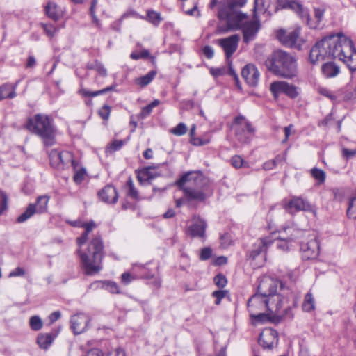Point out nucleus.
I'll list each match as a JSON object with an SVG mask.
<instances>
[{
	"label": "nucleus",
	"instance_id": "29",
	"mask_svg": "<svg viewBox=\"0 0 356 356\" xmlns=\"http://www.w3.org/2000/svg\"><path fill=\"white\" fill-rule=\"evenodd\" d=\"M156 176L154 169L152 167H147L139 171L138 179L141 184H145L153 179Z\"/></svg>",
	"mask_w": 356,
	"mask_h": 356
},
{
	"label": "nucleus",
	"instance_id": "26",
	"mask_svg": "<svg viewBox=\"0 0 356 356\" xmlns=\"http://www.w3.org/2000/svg\"><path fill=\"white\" fill-rule=\"evenodd\" d=\"M57 334L40 333L38 335L36 343L41 349L47 350L56 339Z\"/></svg>",
	"mask_w": 356,
	"mask_h": 356
},
{
	"label": "nucleus",
	"instance_id": "5",
	"mask_svg": "<svg viewBox=\"0 0 356 356\" xmlns=\"http://www.w3.org/2000/svg\"><path fill=\"white\" fill-rule=\"evenodd\" d=\"M342 37H344L342 33L330 35L317 42L310 50V62L314 64L326 59L338 58Z\"/></svg>",
	"mask_w": 356,
	"mask_h": 356
},
{
	"label": "nucleus",
	"instance_id": "27",
	"mask_svg": "<svg viewBox=\"0 0 356 356\" xmlns=\"http://www.w3.org/2000/svg\"><path fill=\"white\" fill-rule=\"evenodd\" d=\"M45 11L47 16L54 21H58L63 15V9L53 2H49L47 5Z\"/></svg>",
	"mask_w": 356,
	"mask_h": 356
},
{
	"label": "nucleus",
	"instance_id": "3",
	"mask_svg": "<svg viewBox=\"0 0 356 356\" xmlns=\"http://www.w3.org/2000/svg\"><path fill=\"white\" fill-rule=\"evenodd\" d=\"M177 186L184 193L188 203H202L213 193L209 179L202 172H189L177 181Z\"/></svg>",
	"mask_w": 356,
	"mask_h": 356
},
{
	"label": "nucleus",
	"instance_id": "52",
	"mask_svg": "<svg viewBox=\"0 0 356 356\" xmlns=\"http://www.w3.org/2000/svg\"><path fill=\"white\" fill-rule=\"evenodd\" d=\"M7 197L1 191H0V215L6 209Z\"/></svg>",
	"mask_w": 356,
	"mask_h": 356
},
{
	"label": "nucleus",
	"instance_id": "56",
	"mask_svg": "<svg viewBox=\"0 0 356 356\" xmlns=\"http://www.w3.org/2000/svg\"><path fill=\"white\" fill-rule=\"evenodd\" d=\"M325 10L321 8H316L314 9V15L318 22H320L324 15Z\"/></svg>",
	"mask_w": 356,
	"mask_h": 356
},
{
	"label": "nucleus",
	"instance_id": "22",
	"mask_svg": "<svg viewBox=\"0 0 356 356\" xmlns=\"http://www.w3.org/2000/svg\"><path fill=\"white\" fill-rule=\"evenodd\" d=\"M273 243V241L270 237L261 238L254 245L253 249L250 253V257L253 260L256 259L257 257L261 256L263 259L265 257V252L267 248Z\"/></svg>",
	"mask_w": 356,
	"mask_h": 356
},
{
	"label": "nucleus",
	"instance_id": "31",
	"mask_svg": "<svg viewBox=\"0 0 356 356\" xmlns=\"http://www.w3.org/2000/svg\"><path fill=\"white\" fill-rule=\"evenodd\" d=\"M250 316L252 323L254 325L264 323L270 321V316L268 314L265 313V311L250 313Z\"/></svg>",
	"mask_w": 356,
	"mask_h": 356
},
{
	"label": "nucleus",
	"instance_id": "17",
	"mask_svg": "<svg viewBox=\"0 0 356 356\" xmlns=\"http://www.w3.org/2000/svg\"><path fill=\"white\" fill-rule=\"evenodd\" d=\"M90 317L84 313H79L71 317L70 327L75 334H79L86 330Z\"/></svg>",
	"mask_w": 356,
	"mask_h": 356
},
{
	"label": "nucleus",
	"instance_id": "57",
	"mask_svg": "<svg viewBox=\"0 0 356 356\" xmlns=\"http://www.w3.org/2000/svg\"><path fill=\"white\" fill-rule=\"evenodd\" d=\"M133 280V277L129 273H124L121 275V281L124 284H129Z\"/></svg>",
	"mask_w": 356,
	"mask_h": 356
},
{
	"label": "nucleus",
	"instance_id": "51",
	"mask_svg": "<svg viewBox=\"0 0 356 356\" xmlns=\"http://www.w3.org/2000/svg\"><path fill=\"white\" fill-rule=\"evenodd\" d=\"M227 293L226 291H213L212 296L216 298L215 303L216 305H219L221 302V300L225 296Z\"/></svg>",
	"mask_w": 356,
	"mask_h": 356
},
{
	"label": "nucleus",
	"instance_id": "18",
	"mask_svg": "<svg viewBox=\"0 0 356 356\" xmlns=\"http://www.w3.org/2000/svg\"><path fill=\"white\" fill-rule=\"evenodd\" d=\"M302 257L304 260L315 259L319 254V244L314 237L307 243L300 245Z\"/></svg>",
	"mask_w": 356,
	"mask_h": 356
},
{
	"label": "nucleus",
	"instance_id": "62",
	"mask_svg": "<svg viewBox=\"0 0 356 356\" xmlns=\"http://www.w3.org/2000/svg\"><path fill=\"white\" fill-rule=\"evenodd\" d=\"M152 107L148 104L146 106L143 107L142 111H141V113H140V115L143 118H146L147 115H149L151 112L152 111Z\"/></svg>",
	"mask_w": 356,
	"mask_h": 356
},
{
	"label": "nucleus",
	"instance_id": "4",
	"mask_svg": "<svg viewBox=\"0 0 356 356\" xmlns=\"http://www.w3.org/2000/svg\"><path fill=\"white\" fill-rule=\"evenodd\" d=\"M265 65L274 74L284 78H293L297 73L296 58L282 50L273 52L266 59Z\"/></svg>",
	"mask_w": 356,
	"mask_h": 356
},
{
	"label": "nucleus",
	"instance_id": "14",
	"mask_svg": "<svg viewBox=\"0 0 356 356\" xmlns=\"http://www.w3.org/2000/svg\"><path fill=\"white\" fill-rule=\"evenodd\" d=\"M207 223L200 216H194L191 224L188 226L186 233L192 238H198L204 241L206 239V229Z\"/></svg>",
	"mask_w": 356,
	"mask_h": 356
},
{
	"label": "nucleus",
	"instance_id": "42",
	"mask_svg": "<svg viewBox=\"0 0 356 356\" xmlns=\"http://www.w3.org/2000/svg\"><path fill=\"white\" fill-rule=\"evenodd\" d=\"M269 6V0H254V13L256 10H264L266 12Z\"/></svg>",
	"mask_w": 356,
	"mask_h": 356
},
{
	"label": "nucleus",
	"instance_id": "45",
	"mask_svg": "<svg viewBox=\"0 0 356 356\" xmlns=\"http://www.w3.org/2000/svg\"><path fill=\"white\" fill-rule=\"evenodd\" d=\"M41 26H42L46 34L50 38L54 37V35L58 31V29H56L52 24H42Z\"/></svg>",
	"mask_w": 356,
	"mask_h": 356
},
{
	"label": "nucleus",
	"instance_id": "49",
	"mask_svg": "<svg viewBox=\"0 0 356 356\" xmlns=\"http://www.w3.org/2000/svg\"><path fill=\"white\" fill-rule=\"evenodd\" d=\"M243 159L238 155H235L231 159V163L235 168H239L243 166Z\"/></svg>",
	"mask_w": 356,
	"mask_h": 356
},
{
	"label": "nucleus",
	"instance_id": "11",
	"mask_svg": "<svg viewBox=\"0 0 356 356\" xmlns=\"http://www.w3.org/2000/svg\"><path fill=\"white\" fill-rule=\"evenodd\" d=\"M234 125L238 141L241 143H248L254 131L251 124L243 116L239 115L234 118Z\"/></svg>",
	"mask_w": 356,
	"mask_h": 356
},
{
	"label": "nucleus",
	"instance_id": "35",
	"mask_svg": "<svg viewBox=\"0 0 356 356\" xmlns=\"http://www.w3.org/2000/svg\"><path fill=\"white\" fill-rule=\"evenodd\" d=\"M156 74V72L152 70L145 76L136 79V83L141 87H145L152 82V81L155 77Z\"/></svg>",
	"mask_w": 356,
	"mask_h": 356
},
{
	"label": "nucleus",
	"instance_id": "16",
	"mask_svg": "<svg viewBox=\"0 0 356 356\" xmlns=\"http://www.w3.org/2000/svg\"><path fill=\"white\" fill-rule=\"evenodd\" d=\"M270 91L275 97L280 94L284 93L291 98H294L298 95L296 87L285 81H275L270 84Z\"/></svg>",
	"mask_w": 356,
	"mask_h": 356
},
{
	"label": "nucleus",
	"instance_id": "59",
	"mask_svg": "<svg viewBox=\"0 0 356 356\" xmlns=\"http://www.w3.org/2000/svg\"><path fill=\"white\" fill-rule=\"evenodd\" d=\"M123 145L122 140H115L110 145V149L111 151H118L119 150Z\"/></svg>",
	"mask_w": 356,
	"mask_h": 356
},
{
	"label": "nucleus",
	"instance_id": "32",
	"mask_svg": "<svg viewBox=\"0 0 356 356\" xmlns=\"http://www.w3.org/2000/svg\"><path fill=\"white\" fill-rule=\"evenodd\" d=\"M35 213H38L36 211V205L34 204H30L27 207L26 211L18 216L17 222L19 223L24 222L32 217Z\"/></svg>",
	"mask_w": 356,
	"mask_h": 356
},
{
	"label": "nucleus",
	"instance_id": "43",
	"mask_svg": "<svg viewBox=\"0 0 356 356\" xmlns=\"http://www.w3.org/2000/svg\"><path fill=\"white\" fill-rule=\"evenodd\" d=\"M187 127L185 124L181 122L171 130V133L176 136H182L186 133Z\"/></svg>",
	"mask_w": 356,
	"mask_h": 356
},
{
	"label": "nucleus",
	"instance_id": "6",
	"mask_svg": "<svg viewBox=\"0 0 356 356\" xmlns=\"http://www.w3.org/2000/svg\"><path fill=\"white\" fill-rule=\"evenodd\" d=\"M26 126L29 131L40 136L45 145L54 144L56 129L52 120L49 116L44 114H36L27 120Z\"/></svg>",
	"mask_w": 356,
	"mask_h": 356
},
{
	"label": "nucleus",
	"instance_id": "12",
	"mask_svg": "<svg viewBox=\"0 0 356 356\" xmlns=\"http://www.w3.org/2000/svg\"><path fill=\"white\" fill-rule=\"evenodd\" d=\"M300 29L290 32L281 29L277 31V38L284 46L300 49L303 42L300 39Z\"/></svg>",
	"mask_w": 356,
	"mask_h": 356
},
{
	"label": "nucleus",
	"instance_id": "36",
	"mask_svg": "<svg viewBox=\"0 0 356 356\" xmlns=\"http://www.w3.org/2000/svg\"><path fill=\"white\" fill-rule=\"evenodd\" d=\"M49 199V197L47 195H42L37 198V202L35 204L36 205L38 213H42L47 211Z\"/></svg>",
	"mask_w": 356,
	"mask_h": 356
},
{
	"label": "nucleus",
	"instance_id": "28",
	"mask_svg": "<svg viewBox=\"0 0 356 356\" xmlns=\"http://www.w3.org/2000/svg\"><path fill=\"white\" fill-rule=\"evenodd\" d=\"M321 71L325 78H332L339 74L340 70L333 62H327L322 65Z\"/></svg>",
	"mask_w": 356,
	"mask_h": 356
},
{
	"label": "nucleus",
	"instance_id": "53",
	"mask_svg": "<svg viewBox=\"0 0 356 356\" xmlns=\"http://www.w3.org/2000/svg\"><path fill=\"white\" fill-rule=\"evenodd\" d=\"M211 252L212 250L210 248H204L200 252V259L203 261L209 259L211 256Z\"/></svg>",
	"mask_w": 356,
	"mask_h": 356
},
{
	"label": "nucleus",
	"instance_id": "64",
	"mask_svg": "<svg viewBox=\"0 0 356 356\" xmlns=\"http://www.w3.org/2000/svg\"><path fill=\"white\" fill-rule=\"evenodd\" d=\"M87 356H104V355L100 350L94 348L88 352Z\"/></svg>",
	"mask_w": 356,
	"mask_h": 356
},
{
	"label": "nucleus",
	"instance_id": "41",
	"mask_svg": "<svg viewBox=\"0 0 356 356\" xmlns=\"http://www.w3.org/2000/svg\"><path fill=\"white\" fill-rule=\"evenodd\" d=\"M88 67L90 69L95 70L98 72V74L103 77H105L107 75L106 69L99 62L95 61L94 64L88 65Z\"/></svg>",
	"mask_w": 356,
	"mask_h": 356
},
{
	"label": "nucleus",
	"instance_id": "61",
	"mask_svg": "<svg viewBox=\"0 0 356 356\" xmlns=\"http://www.w3.org/2000/svg\"><path fill=\"white\" fill-rule=\"evenodd\" d=\"M209 142V140H202L200 138H191V143L195 145H204Z\"/></svg>",
	"mask_w": 356,
	"mask_h": 356
},
{
	"label": "nucleus",
	"instance_id": "21",
	"mask_svg": "<svg viewBox=\"0 0 356 356\" xmlns=\"http://www.w3.org/2000/svg\"><path fill=\"white\" fill-rule=\"evenodd\" d=\"M241 74L249 86H256L257 85L259 79V72L254 65H246L243 68Z\"/></svg>",
	"mask_w": 356,
	"mask_h": 356
},
{
	"label": "nucleus",
	"instance_id": "25",
	"mask_svg": "<svg viewBox=\"0 0 356 356\" xmlns=\"http://www.w3.org/2000/svg\"><path fill=\"white\" fill-rule=\"evenodd\" d=\"M90 288H101L110 292L111 293L118 294L120 293V289L118 284L113 281H102L96 282L90 284Z\"/></svg>",
	"mask_w": 356,
	"mask_h": 356
},
{
	"label": "nucleus",
	"instance_id": "33",
	"mask_svg": "<svg viewBox=\"0 0 356 356\" xmlns=\"http://www.w3.org/2000/svg\"><path fill=\"white\" fill-rule=\"evenodd\" d=\"M115 90V85H113V86L106 87L105 88H103L102 90L94 91V92L89 91L87 89H81L80 90V93L81 94L82 96L86 97H94L97 95L106 94V92H108L109 91H112V90Z\"/></svg>",
	"mask_w": 356,
	"mask_h": 356
},
{
	"label": "nucleus",
	"instance_id": "9",
	"mask_svg": "<svg viewBox=\"0 0 356 356\" xmlns=\"http://www.w3.org/2000/svg\"><path fill=\"white\" fill-rule=\"evenodd\" d=\"M343 42L339 51L338 59L346 64L351 72L356 71V50L353 47L350 39L344 35L342 37Z\"/></svg>",
	"mask_w": 356,
	"mask_h": 356
},
{
	"label": "nucleus",
	"instance_id": "40",
	"mask_svg": "<svg viewBox=\"0 0 356 356\" xmlns=\"http://www.w3.org/2000/svg\"><path fill=\"white\" fill-rule=\"evenodd\" d=\"M347 215L350 218L356 219V197L349 200Z\"/></svg>",
	"mask_w": 356,
	"mask_h": 356
},
{
	"label": "nucleus",
	"instance_id": "63",
	"mask_svg": "<svg viewBox=\"0 0 356 356\" xmlns=\"http://www.w3.org/2000/svg\"><path fill=\"white\" fill-rule=\"evenodd\" d=\"M108 356H125V353L120 348H118L115 350L111 352Z\"/></svg>",
	"mask_w": 356,
	"mask_h": 356
},
{
	"label": "nucleus",
	"instance_id": "55",
	"mask_svg": "<svg viewBox=\"0 0 356 356\" xmlns=\"http://www.w3.org/2000/svg\"><path fill=\"white\" fill-rule=\"evenodd\" d=\"M25 274V271L22 268L17 267L13 271H11L9 274V277H18L23 276Z\"/></svg>",
	"mask_w": 356,
	"mask_h": 356
},
{
	"label": "nucleus",
	"instance_id": "37",
	"mask_svg": "<svg viewBox=\"0 0 356 356\" xmlns=\"http://www.w3.org/2000/svg\"><path fill=\"white\" fill-rule=\"evenodd\" d=\"M311 175L314 179L316 180L318 184H322L325 182V172L317 168H314L310 171Z\"/></svg>",
	"mask_w": 356,
	"mask_h": 356
},
{
	"label": "nucleus",
	"instance_id": "48",
	"mask_svg": "<svg viewBox=\"0 0 356 356\" xmlns=\"http://www.w3.org/2000/svg\"><path fill=\"white\" fill-rule=\"evenodd\" d=\"M86 174V172L84 168L77 170L74 175V181L76 184H80L84 179Z\"/></svg>",
	"mask_w": 356,
	"mask_h": 356
},
{
	"label": "nucleus",
	"instance_id": "2",
	"mask_svg": "<svg viewBox=\"0 0 356 356\" xmlns=\"http://www.w3.org/2000/svg\"><path fill=\"white\" fill-rule=\"evenodd\" d=\"M95 227L93 221L82 223L81 227H83L85 231L76 238V252L84 273L88 275H93L102 268V261L104 247L101 236H95L87 243L88 234Z\"/></svg>",
	"mask_w": 356,
	"mask_h": 356
},
{
	"label": "nucleus",
	"instance_id": "60",
	"mask_svg": "<svg viewBox=\"0 0 356 356\" xmlns=\"http://www.w3.org/2000/svg\"><path fill=\"white\" fill-rule=\"evenodd\" d=\"M61 314L59 311H55L49 316L50 323H53L60 318Z\"/></svg>",
	"mask_w": 356,
	"mask_h": 356
},
{
	"label": "nucleus",
	"instance_id": "19",
	"mask_svg": "<svg viewBox=\"0 0 356 356\" xmlns=\"http://www.w3.org/2000/svg\"><path fill=\"white\" fill-rule=\"evenodd\" d=\"M277 332L273 329H266L261 332L259 337V343L264 349H272L277 343Z\"/></svg>",
	"mask_w": 356,
	"mask_h": 356
},
{
	"label": "nucleus",
	"instance_id": "34",
	"mask_svg": "<svg viewBox=\"0 0 356 356\" xmlns=\"http://www.w3.org/2000/svg\"><path fill=\"white\" fill-rule=\"evenodd\" d=\"M43 325V321L38 315H33L30 317L29 325L31 330L39 331L42 328Z\"/></svg>",
	"mask_w": 356,
	"mask_h": 356
},
{
	"label": "nucleus",
	"instance_id": "8",
	"mask_svg": "<svg viewBox=\"0 0 356 356\" xmlns=\"http://www.w3.org/2000/svg\"><path fill=\"white\" fill-rule=\"evenodd\" d=\"M276 291L277 282L270 277L264 276L259 281L257 294H259L265 297V298L270 299V301L273 303H276V302H273V298L280 296L283 300L282 302L283 312H289L291 307L288 303V298H284L280 294H275Z\"/></svg>",
	"mask_w": 356,
	"mask_h": 356
},
{
	"label": "nucleus",
	"instance_id": "47",
	"mask_svg": "<svg viewBox=\"0 0 356 356\" xmlns=\"http://www.w3.org/2000/svg\"><path fill=\"white\" fill-rule=\"evenodd\" d=\"M214 282L219 288H223L227 284V279L223 275L218 274L214 277Z\"/></svg>",
	"mask_w": 356,
	"mask_h": 356
},
{
	"label": "nucleus",
	"instance_id": "38",
	"mask_svg": "<svg viewBox=\"0 0 356 356\" xmlns=\"http://www.w3.org/2000/svg\"><path fill=\"white\" fill-rule=\"evenodd\" d=\"M141 18L146 19L150 23L156 26L158 25L161 21V15L159 13L154 10H148L146 18L143 17H141Z\"/></svg>",
	"mask_w": 356,
	"mask_h": 356
},
{
	"label": "nucleus",
	"instance_id": "23",
	"mask_svg": "<svg viewBox=\"0 0 356 356\" xmlns=\"http://www.w3.org/2000/svg\"><path fill=\"white\" fill-rule=\"evenodd\" d=\"M50 163L53 166L58 167L60 164L67 163L72 160V156L68 152H59L53 149L49 153Z\"/></svg>",
	"mask_w": 356,
	"mask_h": 356
},
{
	"label": "nucleus",
	"instance_id": "15",
	"mask_svg": "<svg viewBox=\"0 0 356 356\" xmlns=\"http://www.w3.org/2000/svg\"><path fill=\"white\" fill-rule=\"evenodd\" d=\"M277 9L289 8L294 10L309 24V15L308 10L305 9L298 1L295 0H277Z\"/></svg>",
	"mask_w": 356,
	"mask_h": 356
},
{
	"label": "nucleus",
	"instance_id": "13",
	"mask_svg": "<svg viewBox=\"0 0 356 356\" xmlns=\"http://www.w3.org/2000/svg\"><path fill=\"white\" fill-rule=\"evenodd\" d=\"M283 207L291 213L300 211L312 212L314 215L316 213L313 206L307 200L300 197H293L290 200L283 204Z\"/></svg>",
	"mask_w": 356,
	"mask_h": 356
},
{
	"label": "nucleus",
	"instance_id": "30",
	"mask_svg": "<svg viewBox=\"0 0 356 356\" xmlns=\"http://www.w3.org/2000/svg\"><path fill=\"white\" fill-rule=\"evenodd\" d=\"M16 84L13 85L10 83L3 84L0 87V93L1 99L5 98L13 99L16 96L15 92Z\"/></svg>",
	"mask_w": 356,
	"mask_h": 356
},
{
	"label": "nucleus",
	"instance_id": "50",
	"mask_svg": "<svg viewBox=\"0 0 356 356\" xmlns=\"http://www.w3.org/2000/svg\"><path fill=\"white\" fill-rule=\"evenodd\" d=\"M149 55V53L147 50H143L140 53L132 52L130 55V57L133 60H138L140 58H147Z\"/></svg>",
	"mask_w": 356,
	"mask_h": 356
},
{
	"label": "nucleus",
	"instance_id": "20",
	"mask_svg": "<svg viewBox=\"0 0 356 356\" xmlns=\"http://www.w3.org/2000/svg\"><path fill=\"white\" fill-rule=\"evenodd\" d=\"M239 40L240 36L238 34L218 40V44L223 49L227 58L236 51Z\"/></svg>",
	"mask_w": 356,
	"mask_h": 356
},
{
	"label": "nucleus",
	"instance_id": "39",
	"mask_svg": "<svg viewBox=\"0 0 356 356\" xmlns=\"http://www.w3.org/2000/svg\"><path fill=\"white\" fill-rule=\"evenodd\" d=\"M302 309L305 312H311L314 309V300L312 295L308 293L305 295L304 302L302 304Z\"/></svg>",
	"mask_w": 356,
	"mask_h": 356
},
{
	"label": "nucleus",
	"instance_id": "46",
	"mask_svg": "<svg viewBox=\"0 0 356 356\" xmlns=\"http://www.w3.org/2000/svg\"><path fill=\"white\" fill-rule=\"evenodd\" d=\"M111 108L108 105H104L99 110V115L104 120H108L110 115Z\"/></svg>",
	"mask_w": 356,
	"mask_h": 356
},
{
	"label": "nucleus",
	"instance_id": "1",
	"mask_svg": "<svg viewBox=\"0 0 356 356\" xmlns=\"http://www.w3.org/2000/svg\"><path fill=\"white\" fill-rule=\"evenodd\" d=\"M246 2L247 0H223L220 3L218 17L220 20H226L227 24L218 26V33L242 29L245 43L248 44L255 39L261 27L260 22L257 14L254 13L252 21L243 23L248 15L240 11V9Z\"/></svg>",
	"mask_w": 356,
	"mask_h": 356
},
{
	"label": "nucleus",
	"instance_id": "24",
	"mask_svg": "<svg viewBox=\"0 0 356 356\" xmlns=\"http://www.w3.org/2000/svg\"><path fill=\"white\" fill-rule=\"evenodd\" d=\"M102 201L108 204H114L117 202L118 196L116 189L111 185H107L98 193Z\"/></svg>",
	"mask_w": 356,
	"mask_h": 356
},
{
	"label": "nucleus",
	"instance_id": "58",
	"mask_svg": "<svg viewBox=\"0 0 356 356\" xmlns=\"http://www.w3.org/2000/svg\"><path fill=\"white\" fill-rule=\"evenodd\" d=\"M203 54L207 58H211L214 54L213 49L210 46H205L203 48Z\"/></svg>",
	"mask_w": 356,
	"mask_h": 356
},
{
	"label": "nucleus",
	"instance_id": "54",
	"mask_svg": "<svg viewBox=\"0 0 356 356\" xmlns=\"http://www.w3.org/2000/svg\"><path fill=\"white\" fill-rule=\"evenodd\" d=\"M343 156L346 159H349L356 155V149H348L343 148L342 149Z\"/></svg>",
	"mask_w": 356,
	"mask_h": 356
},
{
	"label": "nucleus",
	"instance_id": "7",
	"mask_svg": "<svg viewBox=\"0 0 356 356\" xmlns=\"http://www.w3.org/2000/svg\"><path fill=\"white\" fill-rule=\"evenodd\" d=\"M273 298V302H276V303L272 302L270 299L265 298L259 294L253 295L248 302L249 313L268 310L280 316H287L289 312H283L282 306L283 300L280 296H275Z\"/></svg>",
	"mask_w": 356,
	"mask_h": 356
},
{
	"label": "nucleus",
	"instance_id": "10",
	"mask_svg": "<svg viewBox=\"0 0 356 356\" xmlns=\"http://www.w3.org/2000/svg\"><path fill=\"white\" fill-rule=\"evenodd\" d=\"M303 231L297 229L293 222L282 227L280 238L275 241L278 249L286 251L289 249V241L299 238Z\"/></svg>",
	"mask_w": 356,
	"mask_h": 356
},
{
	"label": "nucleus",
	"instance_id": "44",
	"mask_svg": "<svg viewBox=\"0 0 356 356\" xmlns=\"http://www.w3.org/2000/svg\"><path fill=\"white\" fill-rule=\"evenodd\" d=\"M128 192L127 195L134 199L138 198V192L134 187V182L131 179H129L127 181Z\"/></svg>",
	"mask_w": 356,
	"mask_h": 356
}]
</instances>
